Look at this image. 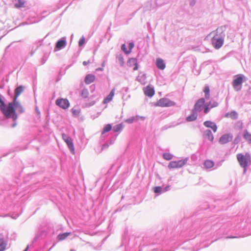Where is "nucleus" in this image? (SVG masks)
Masks as SVG:
<instances>
[{"mask_svg":"<svg viewBox=\"0 0 251 251\" xmlns=\"http://www.w3.org/2000/svg\"><path fill=\"white\" fill-rule=\"evenodd\" d=\"M237 159L240 166L244 168V173L245 174L248 166L251 163V158L249 153H246L245 155L242 153H238Z\"/></svg>","mask_w":251,"mask_h":251,"instance_id":"1","label":"nucleus"},{"mask_svg":"<svg viewBox=\"0 0 251 251\" xmlns=\"http://www.w3.org/2000/svg\"><path fill=\"white\" fill-rule=\"evenodd\" d=\"M14 107V103L13 101L12 102L9 103L7 106L5 104L4 107H1L0 110L6 118L12 117L15 120L17 119V116L15 113Z\"/></svg>","mask_w":251,"mask_h":251,"instance_id":"2","label":"nucleus"},{"mask_svg":"<svg viewBox=\"0 0 251 251\" xmlns=\"http://www.w3.org/2000/svg\"><path fill=\"white\" fill-rule=\"evenodd\" d=\"M245 79V77L242 74H239L234 76L232 85L236 91H240L241 90L242 83Z\"/></svg>","mask_w":251,"mask_h":251,"instance_id":"3","label":"nucleus"},{"mask_svg":"<svg viewBox=\"0 0 251 251\" xmlns=\"http://www.w3.org/2000/svg\"><path fill=\"white\" fill-rule=\"evenodd\" d=\"M187 162L186 158L178 161H172L169 163L168 167L170 169L179 168L186 165Z\"/></svg>","mask_w":251,"mask_h":251,"instance_id":"4","label":"nucleus"},{"mask_svg":"<svg viewBox=\"0 0 251 251\" xmlns=\"http://www.w3.org/2000/svg\"><path fill=\"white\" fill-rule=\"evenodd\" d=\"M175 105V103L174 101L166 98L160 99L155 103H154V105L155 106L160 107H170Z\"/></svg>","mask_w":251,"mask_h":251,"instance_id":"5","label":"nucleus"},{"mask_svg":"<svg viewBox=\"0 0 251 251\" xmlns=\"http://www.w3.org/2000/svg\"><path fill=\"white\" fill-rule=\"evenodd\" d=\"M61 136L63 141L67 145L68 147L69 148L72 153L73 154H75V150L72 139L65 133H62Z\"/></svg>","mask_w":251,"mask_h":251,"instance_id":"6","label":"nucleus"},{"mask_svg":"<svg viewBox=\"0 0 251 251\" xmlns=\"http://www.w3.org/2000/svg\"><path fill=\"white\" fill-rule=\"evenodd\" d=\"M56 104L60 108L66 109L70 106V102L67 99H58L55 101Z\"/></svg>","mask_w":251,"mask_h":251,"instance_id":"7","label":"nucleus"},{"mask_svg":"<svg viewBox=\"0 0 251 251\" xmlns=\"http://www.w3.org/2000/svg\"><path fill=\"white\" fill-rule=\"evenodd\" d=\"M204 103L205 100L204 98L199 99L195 103L193 110L197 113L201 112L204 106Z\"/></svg>","mask_w":251,"mask_h":251,"instance_id":"8","label":"nucleus"},{"mask_svg":"<svg viewBox=\"0 0 251 251\" xmlns=\"http://www.w3.org/2000/svg\"><path fill=\"white\" fill-rule=\"evenodd\" d=\"M212 44L216 49H220L223 45L224 39L222 38H217L214 37L212 38Z\"/></svg>","mask_w":251,"mask_h":251,"instance_id":"9","label":"nucleus"},{"mask_svg":"<svg viewBox=\"0 0 251 251\" xmlns=\"http://www.w3.org/2000/svg\"><path fill=\"white\" fill-rule=\"evenodd\" d=\"M233 136L231 134H225L223 135L219 139V143L221 144H225L232 140Z\"/></svg>","mask_w":251,"mask_h":251,"instance_id":"10","label":"nucleus"},{"mask_svg":"<svg viewBox=\"0 0 251 251\" xmlns=\"http://www.w3.org/2000/svg\"><path fill=\"white\" fill-rule=\"evenodd\" d=\"M127 65L129 67H134L133 70L136 71L138 69V64L137 59L134 58H129L127 62Z\"/></svg>","mask_w":251,"mask_h":251,"instance_id":"11","label":"nucleus"},{"mask_svg":"<svg viewBox=\"0 0 251 251\" xmlns=\"http://www.w3.org/2000/svg\"><path fill=\"white\" fill-rule=\"evenodd\" d=\"M145 95L149 97H152L155 94L154 88L150 85H148L143 89Z\"/></svg>","mask_w":251,"mask_h":251,"instance_id":"12","label":"nucleus"},{"mask_svg":"<svg viewBox=\"0 0 251 251\" xmlns=\"http://www.w3.org/2000/svg\"><path fill=\"white\" fill-rule=\"evenodd\" d=\"M203 125L207 127L211 128L214 132L217 131V127L214 123L210 121H206L204 122Z\"/></svg>","mask_w":251,"mask_h":251,"instance_id":"13","label":"nucleus"},{"mask_svg":"<svg viewBox=\"0 0 251 251\" xmlns=\"http://www.w3.org/2000/svg\"><path fill=\"white\" fill-rule=\"evenodd\" d=\"M198 117V113L194 110H192L191 114L186 118L187 122H192L195 121Z\"/></svg>","mask_w":251,"mask_h":251,"instance_id":"14","label":"nucleus"},{"mask_svg":"<svg viewBox=\"0 0 251 251\" xmlns=\"http://www.w3.org/2000/svg\"><path fill=\"white\" fill-rule=\"evenodd\" d=\"M95 76L92 74L87 75L84 79L85 83L86 84H89L95 81Z\"/></svg>","mask_w":251,"mask_h":251,"instance_id":"15","label":"nucleus"},{"mask_svg":"<svg viewBox=\"0 0 251 251\" xmlns=\"http://www.w3.org/2000/svg\"><path fill=\"white\" fill-rule=\"evenodd\" d=\"M115 88L113 89L110 92V94L104 99L103 103H106L110 102L113 99L115 95Z\"/></svg>","mask_w":251,"mask_h":251,"instance_id":"16","label":"nucleus"},{"mask_svg":"<svg viewBox=\"0 0 251 251\" xmlns=\"http://www.w3.org/2000/svg\"><path fill=\"white\" fill-rule=\"evenodd\" d=\"M225 117L229 118L232 120H235L238 118V114L236 111H233L226 113L225 115Z\"/></svg>","mask_w":251,"mask_h":251,"instance_id":"17","label":"nucleus"},{"mask_svg":"<svg viewBox=\"0 0 251 251\" xmlns=\"http://www.w3.org/2000/svg\"><path fill=\"white\" fill-rule=\"evenodd\" d=\"M156 64L157 68L160 70H163L165 68L166 65L163 59L157 58L156 61Z\"/></svg>","mask_w":251,"mask_h":251,"instance_id":"18","label":"nucleus"},{"mask_svg":"<svg viewBox=\"0 0 251 251\" xmlns=\"http://www.w3.org/2000/svg\"><path fill=\"white\" fill-rule=\"evenodd\" d=\"M66 45V42L64 39H61L59 40L56 44L55 48L58 50H60L62 48L65 47Z\"/></svg>","mask_w":251,"mask_h":251,"instance_id":"19","label":"nucleus"},{"mask_svg":"<svg viewBox=\"0 0 251 251\" xmlns=\"http://www.w3.org/2000/svg\"><path fill=\"white\" fill-rule=\"evenodd\" d=\"M24 88L23 86H20L18 87L15 90V96H14V101H16V100L17 99L19 96L23 92Z\"/></svg>","mask_w":251,"mask_h":251,"instance_id":"20","label":"nucleus"},{"mask_svg":"<svg viewBox=\"0 0 251 251\" xmlns=\"http://www.w3.org/2000/svg\"><path fill=\"white\" fill-rule=\"evenodd\" d=\"M204 166L206 169H210L214 165V162L211 160H206L204 162Z\"/></svg>","mask_w":251,"mask_h":251,"instance_id":"21","label":"nucleus"},{"mask_svg":"<svg viewBox=\"0 0 251 251\" xmlns=\"http://www.w3.org/2000/svg\"><path fill=\"white\" fill-rule=\"evenodd\" d=\"M204 135L210 141H213L214 137L210 130H206L204 133Z\"/></svg>","mask_w":251,"mask_h":251,"instance_id":"22","label":"nucleus"},{"mask_svg":"<svg viewBox=\"0 0 251 251\" xmlns=\"http://www.w3.org/2000/svg\"><path fill=\"white\" fill-rule=\"evenodd\" d=\"M13 102L14 103V108H16L18 109L20 112L22 113L24 111L23 108L21 104L19 103L18 101H17V100H16V101H14V100H13Z\"/></svg>","mask_w":251,"mask_h":251,"instance_id":"23","label":"nucleus"},{"mask_svg":"<svg viewBox=\"0 0 251 251\" xmlns=\"http://www.w3.org/2000/svg\"><path fill=\"white\" fill-rule=\"evenodd\" d=\"M124 127V125L123 124H120L115 125L113 127V131L115 132H118L121 131Z\"/></svg>","mask_w":251,"mask_h":251,"instance_id":"24","label":"nucleus"},{"mask_svg":"<svg viewBox=\"0 0 251 251\" xmlns=\"http://www.w3.org/2000/svg\"><path fill=\"white\" fill-rule=\"evenodd\" d=\"M17 1L14 5L15 7L20 8L25 7V1L24 0H15Z\"/></svg>","mask_w":251,"mask_h":251,"instance_id":"25","label":"nucleus"},{"mask_svg":"<svg viewBox=\"0 0 251 251\" xmlns=\"http://www.w3.org/2000/svg\"><path fill=\"white\" fill-rule=\"evenodd\" d=\"M243 137L249 143H251V134L247 130H245Z\"/></svg>","mask_w":251,"mask_h":251,"instance_id":"26","label":"nucleus"},{"mask_svg":"<svg viewBox=\"0 0 251 251\" xmlns=\"http://www.w3.org/2000/svg\"><path fill=\"white\" fill-rule=\"evenodd\" d=\"M71 234L70 232H65L58 235V239L60 241L63 240Z\"/></svg>","mask_w":251,"mask_h":251,"instance_id":"27","label":"nucleus"},{"mask_svg":"<svg viewBox=\"0 0 251 251\" xmlns=\"http://www.w3.org/2000/svg\"><path fill=\"white\" fill-rule=\"evenodd\" d=\"M139 120V116H136L135 117H131L128 119L126 120L125 122L131 124L135 121H137Z\"/></svg>","mask_w":251,"mask_h":251,"instance_id":"28","label":"nucleus"},{"mask_svg":"<svg viewBox=\"0 0 251 251\" xmlns=\"http://www.w3.org/2000/svg\"><path fill=\"white\" fill-rule=\"evenodd\" d=\"M146 78V75L145 74H143L141 75V76L139 75L137 77V80L142 84H145Z\"/></svg>","mask_w":251,"mask_h":251,"instance_id":"29","label":"nucleus"},{"mask_svg":"<svg viewBox=\"0 0 251 251\" xmlns=\"http://www.w3.org/2000/svg\"><path fill=\"white\" fill-rule=\"evenodd\" d=\"M6 244L4 243L3 238L1 237V236L0 235V251H3L5 250L6 248Z\"/></svg>","mask_w":251,"mask_h":251,"instance_id":"30","label":"nucleus"},{"mask_svg":"<svg viewBox=\"0 0 251 251\" xmlns=\"http://www.w3.org/2000/svg\"><path fill=\"white\" fill-rule=\"evenodd\" d=\"M203 92L205 94V98L209 99L210 98V89L208 86H205L203 89Z\"/></svg>","mask_w":251,"mask_h":251,"instance_id":"31","label":"nucleus"},{"mask_svg":"<svg viewBox=\"0 0 251 251\" xmlns=\"http://www.w3.org/2000/svg\"><path fill=\"white\" fill-rule=\"evenodd\" d=\"M112 128L111 125L110 124H107L103 129L101 132V134H103L109 131Z\"/></svg>","mask_w":251,"mask_h":251,"instance_id":"32","label":"nucleus"},{"mask_svg":"<svg viewBox=\"0 0 251 251\" xmlns=\"http://www.w3.org/2000/svg\"><path fill=\"white\" fill-rule=\"evenodd\" d=\"M163 157L166 160H170L173 158V155L170 153H164L163 154Z\"/></svg>","mask_w":251,"mask_h":251,"instance_id":"33","label":"nucleus"},{"mask_svg":"<svg viewBox=\"0 0 251 251\" xmlns=\"http://www.w3.org/2000/svg\"><path fill=\"white\" fill-rule=\"evenodd\" d=\"M81 95L83 98H87L89 95V92L88 90L86 89H83L81 92Z\"/></svg>","mask_w":251,"mask_h":251,"instance_id":"34","label":"nucleus"},{"mask_svg":"<svg viewBox=\"0 0 251 251\" xmlns=\"http://www.w3.org/2000/svg\"><path fill=\"white\" fill-rule=\"evenodd\" d=\"M72 112L73 115L77 116L80 113V110L73 108L72 109Z\"/></svg>","mask_w":251,"mask_h":251,"instance_id":"35","label":"nucleus"},{"mask_svg":"<svg viewBox=\"0 0 251 251\" xmlns=\"http://www.w3.org/2000/svg\"><path fill=\"white\" fill-rule=\"evenodd\" d=\"M119 63L121 66H123L125 63L124 59L123 56L120 55L117 57Z\"/></svg>","mask_w":251,"mask_h":251,"instance_id":"36","label":"nucleus"},{"mask_svg":"<svg viewBox=\"0 0 251 251\" xmlns=\"http://www.w3.org/2000/svg\"><path fill=\"white\" fill-rule=\"evenodd\" d=\"M206 104H209L210 108H212L215 107H217L218 105V103L217 102L214 101L213 103L211 102H208L206 103Z\"/></svg>","mask_w":251,"mask_h":251,"instance_id":"37","label":"nucleus"},{"mask_svg":"<svg viewBox=\"0 0 251 251\" xmlns=\"http://www.w3.org/2000/svg\"><path fill=\"white\" fill-rule=\"evenodd\" d=\"M122 50L125 52V53L126 54H128L130 53V50H126V46L125 44H123L121 47Z\"/></svg>","mask_w":251,"mask_h":251,"instance_id":"38","label":"nucleus"},{"mask_svg":"<svg viewBox=\"0 0 251 251\" xmlns=\"http://www.w3.org/2000/svg\"><path fill=\"white\" fill-rule=\"evenodd\" d=\"M209 104H205L204 106V111L203 112L204 114H207L209 111L210 108Z\"/></svg>","mask_w":251,"mask_h":251,"instance_id":"39","label":"nucleus"},{"mask_svg":"<svg viewBox=\"0 0 251 251\" xmlns=\"http://www.w3.org/2000/svg\"><path fill=\"white\" fill-rule=\"evenodd\" d=\"M162 188L160 186H156L154 188V192L155 193H160L161 192Z\"/></svg>","mask_w":251,"mask_h":251,"instance_id":"40","label":"nucleus"},{"mask_svg":"<svg viewBox=\"0 0 251 251\" xmlns=\"http://www.w3.org/2000/svg\"><path fill=\"white\" fill-rule=\"evenodd\" d=\"M85 43V38L84 37H82L79 41L78 45L79 46H82Z\"/></svg>","mask_w":251,"mask_h":251,"instance_id":"41","label":"nucleus"},{"mask_svg":"<svg viewBox=\"0 0 251 251\" xmlns=\"http://www.w3.org/2000/svg\"><path fill=\"white\" fill-rule=\"evenodd\" d=\"M0 109H1V107H4V105H5V103H4V101H3V100H2V99L0 97Z\"/></svg>","mask_w":251,"mask_h":251,"instance_id":"42","label":"nucleus"},{"mask_svg":"<svg viewBox=\"0 0 251 251\" xmlns=\"http://www.w3.org/2000/svg\"><path fill=\"white\" fill-rule=\"evenodd\" d=\"M128 47H129V50H130V51H131V50L134 47V44L133 43H130L129 44V45H128Z\"/></svg>","mask_w":251,"mask_h":251,"instance_id":"43","label":"nucleus"},{"mask_svg":"<svg viewBox=\"0 0 251 251\" xmlns=\"http://www.w3.org/2000/svg\"><path fill=\"white\" fill-rule=\"evenodd\" d=\"M90 61H84L83 62V65L84 66H86L88 64H89L90 63Z\"/></svg>","mask_w":251,"mask_h":251,"instance_id":"44","label":"nucleus"},{"mask_svg":"<svg viewBox=\"0 0 251 251\" xmlns=\"http://www.w3.org/2000/svg\"><path fill=\"white\" fill-rule=\"evenodd\" d=\"M145 119H146L145 117L139 116V120L141 119L142 120H144Z\"/></svg>","mask_w":251,"mask_h":251,"instance_id":"45","label":"nucleus"},{"mask_svg":"<svg viewBox=\"0 0 251 251\" xmlns=\"http://www.w3.org/2000/svg\"><path fill=\"white\" fill-rule=\"evenodd\" d=\"M28 249V246H27L26 248H25V249L24 251H27Z\"/></svg>","mask_w":251,"mask_h":251,"instance_id":"46","label":"nucleus"}]
</instances>
